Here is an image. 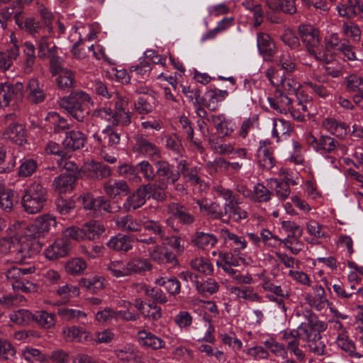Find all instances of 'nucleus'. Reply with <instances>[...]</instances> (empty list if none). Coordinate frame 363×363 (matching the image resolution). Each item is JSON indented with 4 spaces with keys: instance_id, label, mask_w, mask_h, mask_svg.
<instances>
[{
    "instance_id": "obj_62",
    "label": "nucleus",
    "mask_w": 363,
    "mask_h": 363,
    "mask_svg": "<svg viewBox=\"0 0 363 363\" xmlns=\"http://www.w3.org/2000/svg\"><path fill=\"white\" fill-rule=\"evenodd\" d=\"M347 87L349 91H357L363 94V79L356 75L349 76L347 80Z\"/></svg>"
},
{
    "instance_id": "obj_31",
    "label": "nucleus",
    "mask_w": 363,
    "mask_h": 363,
    "mask_svg": "<svg viewBox=\"0 0 363 363\" xmlns=\"http://www.w3.org/2000/svg\"><path fill=\"white\" fill-rule=\"evenodd\" d=\"M84 233H86V239L94 240L105 232L104 225L97 220H91L84 224Z\"/></svg>"
},
{
    "instance_id": "obj_5",
    "label": "nucleus",
    "mask_w": 363,
    "mask_h": 363,
    "mask_svg": "<svg viewBox=\"0 0 363 363\" xmlns=\"http://www.w3.org/2000/svg\"><path fill=\"white\" fill-rule=\"evenodd\" d=\"M23 97V84L17 82L14 84L9 82L0 84V106L7 107L11 101L18 103Z\"/></svg>"
},
{
    "instance_id": "obj_55",
    "label": "nucleus",
    "mask_w": 363,
    "mask_h": 363,
    "mask_svg": "<svg viewBox=\"0 0 363 363\" xmlns=\"http://www.w3.org/2000/svg\"><path fill=\"white\" fill-rule=\"evenodd\" d=\"M138 173H141L144 178L147 181H154L156 178V174L154 171L153 167L148 161H143L137 164Z\"/></svg>"
},
{
    "instance_id": "obj_42",
    "label": "nucleus",
    "mask_w": 363,
    "mask_h": 363,
    "mask_svg": "<svg viewBox=\"0 0 363 363\" xmlns=\"http://www.w3.org/2000/svg\"><path fill=\"white\" fill-rule=\"evenodd\" d=\"M79 285L93 293H97L104 288L103 280L98 277L90 279L81 278L79 281Z\"/></svg>"
},
{
    "instance_id": "obj_12",
    "label": "nucleus",
    "mask_w": 363,
    "mask_h": 363,
    "mask_svg": "<svg viewBox=\"0 0 363 363\" xmlns=\"http://www.w3.org/2000/svg\"><path fill=\"white\" fill-rule=\"evenodd\" d=\"M86 142V137L79 130L66 131V137L62 140V145L68 153L82 148Z\"/></svg>"
},
{
    "instance_id": "obj_40",
    "label": "nucleus",
    "mask_w": 363,
    "mask_h": 363,
    "mask_svg": "<svg viewBox=\"0 0 363 363\" xmlns=\"http://www.w3.org/2000/svg\"><path fill=\"white\" fill-rule=\"evenodd\" d=\"M65 268L69 274L78 275L86 268V263L82 258H74L66 262Z\"/></svg>"
},
{
    "instance_id": "obj_10",
    "label": "nucleus",
    "mask_w": 363,
    "mask_h": 363,
    "mask_svg": "<svg viewBox=\"0 0 363 363\" xmlns=\"http://www.w3.org/2000/svg\"><path fill=\"white\" fill-rule=\"evenodd\" d=\"M337 11L340 16L347 19H352L357 16L363 18V3L360 0L342 1L337 6Z\"/></svg>"
},
{
    "instance_id": "obj_61",
    "label": "nucleus",
    "mask_w": 363,
    "mask_h": 363,
    "mask_svg": "<svg viewBox=\"0 0 363 363\" xmlns=\"http://www.w3.org/2000/svg\"><path fill=\"white\" fill-rule=\"evenodd\" d=\"M45 150L48 153L60 156L62 159L66 158L68 155V152L62 144L60 145L52 141L48 143Z\"/></svg>"
},
{
    "instance_id": "obj_64",
    "label": "nucleus",
    "mask_w": 363,
    "mask_h": 363,
    "mask_svg": "<svg viewBox=\"0 0 363 363\" xmlns=\"http://www.w3.org/2000/svg\"><path fill=\"white\" fill-rule=\"evenodd\" d=\"M18 239L16 237H6L0 240V251L13 254Z\"/></svg>"
},
{
    "instance_id": "obj_60",
    "label": "nucleus",
    "mask_w": 363,
    "mask_h": 363,
    "mask_svg": "<svg viewBox=\"0 0 363 363\" xmlns=\"http://www.w3.org/2000/svg\"><path fill=\"white\" fill-rule=\"evenodd\" d=\"M56 209L61 215H67L75 208V202L72 200H65L57 198L55 201Z\"/></svg>"
},
{
    "instance_id": "obj_25",
    "label": "nucleus",
    "mask_w": 363,
    "mask_h": 363,
    "mask_svg": "<svg viewBox=\"0 0 363 363\" xmlns=\"http://www.w3.org/2000/svg\"><path fill=\"white\" fill-rule=\"evenodd\" d=\"M128 275L131 274H141L152 269V264L147 259L134 257L126 264Z\"/></svg>"
},
{
    "instance_id": "obj_16",
    "label": "nucleus",
    "mask_w": 363,
    "mask_h": 363,
    "mask_svg": "<svg viewBox=\"0 0 363 363\" xmlns=\"http://www.w3.org/2000/svg\"><path fill=\"white\" fill-rule=\"evenodd\" d=\"M174 219L179 220L183 225H191L195 221L194 216L189 210L179 203H172L168 206Z\"/></svg>"
},
{
    "instance_id": "obj_52",
    "label": "nucleus",
    "mask_w": 363,
    "mask_h": 363,
    "mask_svg": "<svg viewBox=\"0 0 363 363\" xmlns=\"http://www.w3.org/2000/svg\"><path fill=\"white\" fill-rule=\"evenodd\" d=\"M218 101L216 89H211L206 93L205 97H202L199 104H203L210 111H214L218 109Z\"/></svg>"
},
{
    "instance_id": "obj_38",
    "label": "nucleus",
    "mask_w": 363,
    "mask_h": 363,
    "mask_svg": "<svg viewBox=\"0 0 363 363\" xmlns=\"http://www.w3.org/2000/svg\"><path fill=\"white\" fill-rule=\"evenodd\" d=\"M117 225L123 231L138 232L141 230V225L131 216L121 217L117 220Z\"/></svg>"
},
{
    "instance_id": "obj_43",
    "label": "nucleus",
    "mask_w": 363,
    "mask_h": 363,
    "mask_svg": "<svg viewBox=\"0 0 363 363\" xmlns=\"http://www.w3.org/2000/svg\"><path fill=\"white\" fill-rule=\"evenodd\" d=\"M90 165L93 172L91 177L94 178L101 180L110 177L111 174L110 167L103 162H93Z\"/></svg>"
},
{
    "instance_id": "obj_59",
    "label": "nucleus",
    "mask_w": 363,
    "mask_h": 363,
    "mask_svg": "<svg viewBox=\"0 0 363 363\" xmlns=\"http://www.w3.org/2000/svg\"><path fill=\"white\" fill-rule=\"evenodd\" d=\"M272 194V193L261 183H258L254 187L255 200L258 202H267Z\"/></svg>"
},
{
    "instance_id": "obj_44",
    "label": "nucleus",
    "mask_w": 363,
    "mask_h": 363,
    "mask_svg": "<svg viewBox=\"0 0 363 363\" xmlns=\"http://www.w3.org/2000/svg\"><path fill=\"white\" fill-rule=\"evenodd\" d=\"M336 343L342 350L347 352L350 356L357 358L362 357V354L356 352L354 343L352 340H350L347 337L344 335L338 336Z\"/></svg>"
},
{
    "instance_id": "obj_57",
    "label": "nucleus",
    "mask_w": 363,
    "mask_h": 363,
    "mask_svg": "<svg viewBox=\"0 0 363 363\" xmlns=\"http://www.w3.org/2000/svg\"><path fill=\"white\" fill-rule=\"evenodd\" d=\"M182 91L193 104H199L202 101V97L200 96L201 91L195 85L183 86Z\"/></svg>"
},
{
    "instance_id": "obj_20",
    "label": "nucleus",
    "mask_w": 363,
    "mask_h": 363,
    "mask_svg": "<svg viewBox=\"0 0 363 363\" xmlns=\"http://www.w3.org/2000/svg\"><path fill=\"white\" fill-rule=\"evenodd\" d=\"M106 245L114 251L128 252L133 247V238L128 235L118 234L109 240Z\"/></svg>"
},
{
    "instance_id": "obj_46",
    "label": "nucleus",
    "mask_w": 363,
    "mask_h": 363,
    "mask_svg": "<svg viewBox=\"0 0 363 363\" xmlns=\"http://www.w3.org/2000/svg\"><path fill=\"white\" fill-rule=\"evenodd\" d=\"M23 46L26 55L24 72L28 74L31 72L32 67L35 64V46L30 43H25Z\"/></svg>"
},
{
    "instance_id": "obj_1",
    "label": "nucleus",
    "mask_w": 363,
    "mask_h": 363,
    "mask_svg": "<svg viewBox=\"0 0 363 363\" xmlns=\"http://www.w3.org/2000/svg\"><path fill=\"white\" fill-rule=\"evenodd\" d=\"M48 196L47 188L42 183L35 181L24 190L21 205L26 213H38L43 209L48 201Z\"/></svg>"
},
{
    "instance_id": "obj_24",
    "label": "nucleus",
    "mask_w": 363,
    "mask_h": 363,
    "mask_svg": "<svg viewBox=\"0 0 363 363\" xmlns=\"http://www.w3.org/2000/svg\"><path fill=\"white\" fill-rule=\"evenodd\" d=\"M296 0H267V6L272 11H282L287 14H294L296 12Z\"/></svg>"
},
{
    "instance_id": "obj_51",
    "label": "nucleus",
    "mask_w": 363,
    "mask_h": 363,
    "mask_svg": "<svg viewBox=\"0 0 363 363\" xmlns=\"http://www.w3.org/2000/svg\"><path fill=\"white\" fill-rule=\"evenodd\" d=\"M38 164L33 159L24 160L19 167L18 174L20 177L31 176L37 169Z\"/></svg>"
},
{
    "instance_id": "obj_63",
    "label": "nucleus",
    "mask_w": 363,
    "mask_h": 363,
    "mask_svg": "<svg viewBox=\"0 0 363 363\" xmlns=\"http://www.w3.org/2000/svg\"><path fill=\"white\" fill-rule=\"evenodd\" d=\"M16 354V350L10 342L0 339V357L4 359H10Z\"/></svg>"
},
{
    "instance_id": "obj_48",
    "label": "nucleus",
    "mask_w": 363,
    "mask_h": 363,
    "mask_svg": "<svg viewBox=\"0 0 363 363\" xmlns=\"http://www.w3.org/2000/svg\"><path fill=\"white\" fill-rule=\"evenodd\" d=\"M56 82L60 89L72 88L75 84L74 74L70 70L62 71L56 78Z\"/></svg>"
},
{
    "instance_id": "obj_9",
    "label": "nucleus",
    "mask_w": 363,
    "mask_h": 363,
    "mask_svg": "<svg viewBox=\"0 0 363 363\" xmlns=\"http://www.w3.org/2000/svg\"><path fill=\"white\" fill-rule=\"evenodd\" d=\"M154 165L156 168L155 174L158 180L174 184L180 177V171L179 169H174L173 165H171L166 160L157 159L155 161Z\"/></svg>"
},
{
    "instance_id": "obj_23",
    "label": "nucleus",
    "mask_w": 363,
    "mask_h": 363,
    "mask_svg": "<svg viewBox=\"0 0 363 363\" xmlns=\"http://www.w3.org/2000/svg\"><path fill=\"white\" fill-rule=\"evenodd\" d=\"M308 142L311 143L316 150H325L331 152L336 147L337 143L335 140L330 136H321L318 140L313 135L308 137Z\"/></svg>"
},
{
    "instance_id": "obj_56",
    "label": "nucleus",
    "mask_w": 363,
    "mask_h": 363,
    "mask_svg": "<svg viewBox=\"0 0 363 363\" xmlns=\"http://www.w3.org/2000/svg\"><path fill=\"white\" fill-rule=\"evenodd\" d=\"M50 117L53 119V131L55 133H60L63 131H67L70 126L67 121L60 116V115L55 112L50 114Z\"/></svg>"
},
{
    "instance_id": "obj_15",
    "label": "nucleus",
    "mask_w": 363,
    "mask_h": 363,
    "mask_svg": "<svg viewBox=\"0 0 363 363\" xmlns=\"http://www.w3.org/2000/svg\"><path fill=\"white\" fill-rule=\"evenodd\" d=\"M145 194L148 198L152 197L155 200L163 202L167 199V193L165 190L168 187L167 182L160 181L155 183H148L147 184L143 185Z\"/></svg>"
},
{
    "instance_id": "obj_26",
    "label": "nucleus",
    "mask_w": 363,
    "mask_h": 363,
    "mask_svg": "<svg viewBox=\"0 0 363 363\" xmlns=\"http://www.w3.org/2000/svg\"><path fill=\"white\" fill-rule=\"evenodd\" d=\"M135 110L140 114L151 113L157 106V100L154 94H146L139 97L134 104Z\"/></svg>"
},
{
    "instance_id": "obj_22",
    "label": "nucleus",
    "mask_w": 363,
    "mask_h": 363,
    "mask_svg": "<svg viewBox=\"0 0 363 363\" xmlns=\"http://www.w3.org/2000/svg\"><path fill=\"white\" fill-rule=\"evenodd\" d=\"M306 322H303L298 327V329L301 330L304 335L313 333L318 330H323V325L320 323L316 315L312 313L311 311H306L305 314Z\"/></svg>"
},
{
    "instance_id": "obj_4",
    "label": "nucleus",
    "mask_w": 363,
    "mask_h": 363,
    "mask_svg": "<svg viewBox=\"0 0 363 363\" xmlns=\"http://www.w3.org/2000/svg\"><path fill=\"white\" fill-rule=\"evenodd\" d=\"M57 222L55 218L50 215H44L37 218L34 222L27 228L26 237L32 240H38L45 237L52 227H55Z\"/></svg>"
},
{
    "instance_id": "obj_41",
    "label": "nucleus",
    "mask_w": 363,
    "mask_h": 363,
    "mask_svg": "<svg viewBox=\"0 0 363 363\" xmlns=\"http://www.w3.org/2000/svg\"><path fill=\"white\" fill-rule=\"evenodd\" d=\"M34 321L44 328H50L55 325V315L45 311H37Z\"/></svg>"
},
{
    "instance_id": "obj_30",
    "label": "nucleus",
    "mask_w": 363,
    "mask_h": 363,
    "mask_svg": "<svg viewBox=\"0 0 363 363\" xmlns=\"http://www.w3.org/2000/svg\"><path fill=\"white\" fill-rule=\"evenodd\" d=\"M240 202L236 199L233 202H228L225 205V211H227V217L228 221L230 219L238 222L241 219L247 218V212L242 209L238 204Z\"/></svg>"
},
{
    "instance_id": "obj_54",
    "label": "nucleus",
    "mask_w": 363,
    "mask_h": 363,
    "mask_svg": "<svg viewBox=\"0 0 363 363\" xmlns=\"http://www.w3.org/2000/svg\"><path fill=\"white\" fill-rule=\"evenodd\" d=\"M64 238H67V239H72L77 241H82L86 240V233H84V225L79 228L77 226H72L67 228L64 233Z\"/></svg>"
},
{
    "instance_id": "obj_36",
    "label": "nucleus",
    "mask_w": 363,
    "mask_h": 363,
    "mask_svg": "<svg viewBox=\"0 0 363 363\" xmlns=\"http://www.w3.org/2000/svg\"><path fill=\"white\" fill-rule=\"evenodd\" d=\"M177 169L180 171V176L182 175L188 182L194 184H199L201 180L196 173V169H189L186 167V161L181 160L178 163Z\"/></svg>"
},
{
    "instance_id": "obj_39",
    "label": "nucleus",
    "mask_w": 363,
    "mask_h": 363,
    "mask_svg": "<svg viewBox=\"0 0 363 363\" xmlns=\"http://www.w3.org/2000/svg\"><path fill=\"white\" fill-rule=\"evenodd\" d=\"M10 319L16 324L26 325L34 321L35 314L28 310L21 309L11 314Z\"/></svg>"
},
{
    "instance_id": "obj_17",
    "label": "nucleus",
    "mask_w": 363,
    "mask_h": 363,
    "mask_svg": "<svg viewBox=\"0 0 363 363\" xmlns=\"http://www.w3.org/2000/svg\"><path fill=\"white\" fill-rule=\"evenodd\" d=\"M104 189L106 194L111 198L121 195L127 196L130 193V188L123 180H109L104 184Z\"/></svg>"
},
{
    "instance_id": "obj_53",
    "label": "nucleus",
    "mask_w": 363,
    "mask_h": 363,
    "mask_svg": "<svg viewBox=\"0 0 363 363\" xmlns=\"http://www.w3.org/2000/svg\"><path fill=\"white\" fill-rule=\"evenodd\" d=\"M196 289L199 293L203 296H206L207 294H213L218 290V284L217 282L208 279L203 283L196 281Z\"/></svg>"
},
{
    "instance_id": "obj_2",
    "label": "nucleus",
    "mask_w": 363,
    "mask_h": 363,
    "mask_svg": "<svg viewBox=\"0 0 363 363\" xmlns=\"http://www.w3.org/2000/svg\"><path fill=\"white\" fill-rule=\"evenodd\" d=\"M90 100L91 98L86 93L76 91L60 98L58 104L77 121L83 122L89 114L88 103Z\"/></svg>"
},
{
    "instance_id": "obj_35",
    "label": "nucleus",
    "mask_w": 363,
    "mask_h": 363,
    "mask_svg": "<svg viewBox=\"0 0 363 363\" xmlns=\"http://www.w3.org/2000/svg\"><path fill=\"white\" fill-rule=\"evenodd\" d=\"M192 242L199 248L204 249L207 246L213 247L217 243V238L213 234L197 232Z\"/></svg>"
},
{
    "instance_id": "obj_14",
    "label": "nucleus",
    "mask_w": 363,
    "mask_h": 363,
    "mask_svg": "<svg viewBox=\"0 0 363 363\" xmlns=\"http://www.w3.org/2000/svg\"><path fill=\"white\" fill-rule=\"evenodd\" d=\"M135 139L138 152L147 155L152 161L161 158L160 150L155 144L143 136H138Z\"/></svg>"
},
{
    "instance_id": "obj_18",
    "label": "nucleus",
    "mask_w": 363,
    "mask_h": 363,
    "mask_svg": "<svg viewBox=\"0 0 363 363\" xmlns=\"http://www.w3.org/2000/svg\"><path fill=\"white\" fill-rule=\"evenodd\" d=\"M28 99L33 104L42 103L45 99L46 94L43 89V85L40 84L36 79H31L27 85Z\"/></svg>"
},
{
    "instance_id": "obj_3",
    "label": "nucleus",
    "mask_w": 363,
    "mask_h": 363,
    "mask_svg": "<svg viewBox=\"0 0 363 363\" xmlns=\"http://www.w3.org/2000/svg\"><path fill=\"white\" fill-rule=\"evenodd\" d=\"M43 243L38 240H32L26 236L24 240L21 239L16 242V246L13 250L16 261L20 263H26L28 258L38 254L42 249Z\"/></svg>"
},
{
    "instance_id": "obj_34",
    "label": "nucleus",
    "mask_w": 363,
    "mask_h": 363,
    "mask_svg": "<svg viewBox=\"0 0 363 363\" xmlns=\"http://www.w3.org/2000/svg\"><path fill=\"white\" fill-rule=\"evenodd\" d=\"M57 48L48 40V38L43 37L38 43V57L40 58L49 57L51 58L57 55Z\"/></svg>"
},
{
    "instance_id": "obj_13",
    "label": "nucleus",
    "mask_w": 363,
    "mask_h": 363,
    "mask_svg": "<svg viewBox=\"0 0 363 363\" xmlns=\"http://www.w3.org/2000/svg\"><path fill=\"white\" fill-rule=\"evenodd\" d=\"M77 179L75 173L62 174L54 179L52 186L59 194L66 193L74 189Z\"/></svg>"
},
{
    "instance_id": "obj_29",
    "label": "nucleus",
    "mask_w": 363,
    "mask_h": 363,
    "mask_svg": "<svg viewBox=\"0 0 363 363\" xmlns=\"http://www.w3.org/2000/svg\"><path fill=\"white\" fill-rule=\"evenodd\" d=\"M260 144L261 145L258 149V163L262 168L271 169L276 164L275 158L268 148L262 146V145H265V141L261 142Z\"/></svg>"
},
{
    "instance_id": "obj_8",
    "label": "nucleus",
    "mask_w": 363,
    "mask_h": 363,
    "mask_svg": "<svg viewBox=\"0 0 363 363\" xmlns=\"http://www.w3.org/2000/svg\"><path fill=\"white\" fill-rule=\"evenodd\" d=\"M72 249V242L67 238L56 239L45 251V256L50 260H56L69 256Z\"/></svg>"
},
{
    "instance_id": "obj_11",
    "label": "nucleus",
    "mask_w": 363,
    "mask_h": 363,
    "mask_svg": "<svg viewBox=\"0 0 363 363\" xmlns=\"http://www.w3.org/2000/svg\"><path fill=\"white\" fill-rule=\"evenodd\" d=\"M257 47L260 55L267 61H271L277 52L274 42L270 35L265 33H257Z\"/></svg>"
},
{
    "instance_id": "obj_7",
    "label": "nucleus",
    "mask_w": 363,
    "mask_h": 363,
    "mask_svg": "<svg viewBox=\"0 0 363 363\" xmlns=\"http://www.w3.org/2000/svg\"><path fill=\"white\" fill-rule=\"evenodd\" d=\"M84 209L91 211L94 214H100L101 211L111 213V206L110 202L103 196L94 198L90 194H84L79 197Z\"/></svg>"
},
{
    "instance_id": "obj_21",
    "label": "nucleus",
    "mask_w": 363,
    "mask_h": 363,
    "mask_svg": "<svg viewBox=\"0 0 363 363\" xmlns=\"http://www.w3.org/2000/svg\"><path fill=\"white\" fill-rule=\"evenodd\" d=\"M94 138L104 147L118 145L120 142V135L111 126H107L101 135L94 134Z\"/></svg>"
},
{
    "instance_id": "obj_50",
    "label": "nucleus",
    "mask_w": 363,
    "mask_h": 363,
    "mask_svg": "<svg viewBox=\"0 0 363 363\" xmlns=\"http://www.w3.org/2000/svg\"><path fill=\"white\" fill-rule=\"evenodd\" d=\"M117 111L116 112V116L114 118V121H112V124L113 125H122L123 126H126L130 124L131 123V116L132 113L125 111V108L116 105Z\"/></svg>"
},
{
    "instance_id": "obj_49",
    "label": "nucleus",
    "mask_w": 363,
    "mask_h": 363,
    "mask_svg": "<svg viewBox=\"0 0 363 363\" xmlns=\"http://www.w3.org/2000/svg\"><path fill=\"white\" fill-rule=\"evenodd\" d=\"M118 174L133 182H137L140 179L138 176V167L136 165L125 164L118 167Z\"/></svg>"
},
{
    "instance_id": "obj_58",
    "label": "nucleus",
    "mask_w": 363,
    "mask_h": 363,
    "mask_svg": "<svg viewBox=\"0 0 363 363\" xmlns=\"http://www.w3.org/2000/svg\"><path fill=\"white\" fill-rule=\"evenodd\" d=\"M57 313L65 320H70L74 318L79 319L86 316V314L82 311L67 308H59Z\"/></svg>"
},
{
    "instance_id": "obj_6",
    "label": "nucleus",
    "mask_w": 363,
    "mask_h": 363,
    "mask_svg": "<svg viewBox=\"0 0 363 363\" xmlns=\"http://www.w3.org/2000/svg\"><path fill=\"white\" fill-rule=\"evenodd\" d=\"M298 33L307 50L316 59H320L316 52L320 45L319 30L311 25H302L298 28Z\"/></svg>"
},
{
    "instance_id": "obj_33",
    "label": "nucleus",
    "mask_w": 363,
    "mask_h": 363,
    "mask_svg": "<svg viewBox=\"0 0 363 363\" xmlns=\"http://www.w3.org/2000/svg\"><path fill=\"white\" fill-rule=\"evenodd\" d=\"M139 340L143 345L151 347L153 350L162 348L164 345L161 338L145 330L139 332Z\"/></svg>"
},
{
    "instance_id": "obj_28",
    "label": "nucleus",
    "mask_w": 363,
    "mask_h": 363,
    "mask_svg": "<svg viewBox=\"0 0 363 363\" xmlns=\"http://www.w3.org/2000/svg\"><path fill=\"white\" fill-rule=\"evenodd\" d=\"M25 134L26 130L23 125L13 123L5 130L3 136L6 140H9L13 143L21 144Z\"/></svg>"
},
{
    "instance_id": "obj_37",
    "label": "nucleus",
    "mask_w": 363,
    "mask_h": 363,
    "mask_svg": "<svg viewBox=\"0 0 363 363\" xmlns=\"http://www.w3.org/2000/svg\"><path fill=\"white\" fill-rule=\"evenodd\" d=\"M65 337L67 341L83 342L86 340L88 335L86 330L82 328L72 326L63 330Z\"/></svg>"
},
{
    "instance_id": "obj_27",
    "label": "nucleus",
    "mask_w": 363,
    "mask_h": 363,
    "mask_svg": "<svg viewBox=\"0 0 363 363\" xmlns=\"http://www.w3.org/2000/svg\"><path fill=\"white\" fill-rule=\"evenodd\" d=\"M305 335L306 340L308 342V346L310 348V350L318 355L323 354L325 352V344L320 334V330Z\"/></svg>"
},
{
    "instance_id": "obj_32",
    "label": "nucleus",
    "mask_w": 363,
    "mask_h": 363,
    "mask_svg": "<svg viewBox=\"0 0 363 363\" xmlns=\"http://www.w3.org/2000/svg\"><path fill=\"white\" fill-rule=\"evenodd\" d=\"M152 70L149 61L143 60L139 65H133L130 67V73L132 77L136 78L138 81L146 79Z\"/></svg>"
},
{
    "instance_id": "obj_45",
    "label": "nucleus",
    "mask_w": 363,
    "mask_h": 363,
    "mask_svg": "<svg viewBox=\"0 0 363 363\" xmlns=\"http://www.w3.org/2000/svg\"><path fill=\"white\" fill-rule=\"evenodd\" d=\"M156 284L159 286H164L165 290L172 295H176L180 292V282L175 277L170 278L167 280L162 277L156 281Z\"/></svg>"
},
{
    "instance_id": "obj_47",
    "label": "nucleus",
    "mask_w": 363,
    "mask_h": 363,
    "mask_svg": "<svg viewBox=\"0 0 363 363\" xmlns=\"http://www.w3.org/2000/svg\"><path fill=\"white\" fill-rule=\"evenodd\" d=\"M300 88L298 82L291 78H285L281 81V90H278L279 92H281V95L289 94L297 97V92Z\"/></svg>"
},
{
    "instance_id": "obj_19",
    "label": "nucleus",
    "mask_w": 363,
    "mask_h": 363,
    "mask_svg": "<svg viewBox=\"0 0 363 363\" xmlns=\"http://www.w3.org/2000/svg\"><path fill=\"white\" fill-rule=\"evenodd\" d=\"M146 197L145 190H144L142 185L135 192L127 197L125 201L123 203V208L125 211L135 210L145 203Z\"/></svg>"
}]
</instances>
